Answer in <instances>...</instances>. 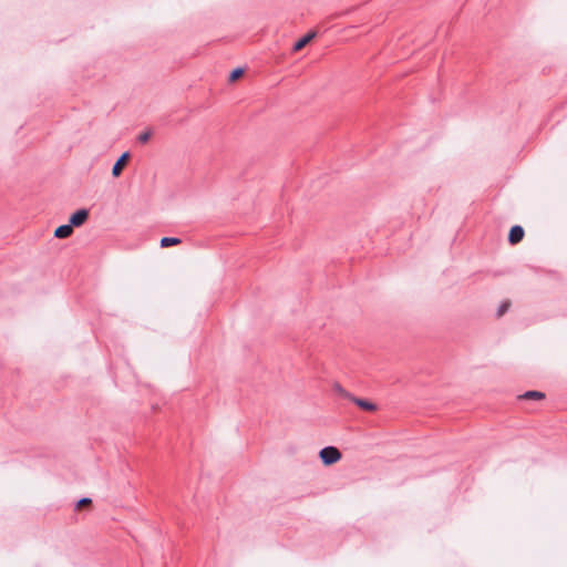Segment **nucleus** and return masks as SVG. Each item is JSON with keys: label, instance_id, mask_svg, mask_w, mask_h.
I'll return each mask as SVG.
<instances>
[{"label": "nucleus", "instance_id": "obj_1", "mask_svg": "<svg viewBox=\"0 0 567 567\" xmlns=\"http://www.w3.org/2000/svg\"><path fill=\"white\" fill-rule=\"evenodd\" d=\"M319 457L323 465H332L341 460V452L334 446H326L320 450Z\"/></svg>", "mask_w": 567, "mask_h": 567}, {"label": "nucleus", "instance_id": "obj_2", "mask_svg": "<svg viewBox=\"0 0 567 567\" xmlns=\"http://www.w3.org/2000/svg\"><path fill=\"white\" fill-rule=\"evenodd\" d=\"M89 210L86 208H81L74 212L70 218L69 223L72 225V227H80L82 226L89 218Z\"/></svg>", "mask_w": 567, "mask_h": 567}, {"label": "nucleus", "instance_id": "obj_3", "mask_svg": "<svg viewBox=\"0 0 567 567\" xmlns=\"http://www.w3.org/2000/svg\"><path fill=\"white\" fill-rule=\"evenodd\" d=\"M524 235V228L520 225H514L508 233V243L511 245H516L523 240Z\"/></svg>", "mask_w": 567, "mask_h": 567}, {"label": "nucleus", "instance_id": "obj_4", "mask_svg": "<svg viewBox=\"0 0 567 567\" xmlns=\"http://www.w3.org/2000/svg\"><path fill=\"white\" fill-rule=\"evenodd\" d=\"M130 159V152H124L112 167V175L118 177Z\"/></svg>", "mask_w": 567, "mask_h": 567}, {"label": "nucleus", "instance_id": "obj_5", "mask_svg": "<svg viewBox=\"0 0 567 567\" xmlns=\"http://www.w3.org/2000/svg\"><path fill=\"white\" fill-rule=\"evenodd\" d=\"M72 233H73V227L69 223V224H64V225L59 226L54 230V237L59 238V239H64V238L70 237L72 235Z\"/></svg>", "mask_w": 567, "mask_h": 567}, {"label": "nucleus", "instance_id": "obj_6", "mask_svg": "<svg viewBox=\"0 0 567 567\" xmlns=\"http://www.w3.org/2000/svg\"><path fill=\"white\" fill-rule=\"evenodd\" d=\"M351 402H353L357 406L364 411L373 412L377 410V405L373 402H370L365 399L357 398L353 395Z\"/></svg>", "mask_w": 567, "mask_h": 567}, {"label": "nucleus", "instance_id": "obj_7", "mask_svg": "<svg viewBox=\"0 0 567 567\" xmlns=\"http://www.w3.org/2000/svg\"><path fill=\"white\" fill-rule=\"evenodd\" d=\"M315 35H316L315 32H309V33L305 34L303 37H301L298 41L295 42V44L292 47V51L298 52L301 49H303L315 38Z\"/></svg>", "mask_w": 567, "mask_h": 567}, {"label": "nucleus", "instance_id": "obj_8", "mask_svg": "<svg viewBox=\"0 0 567 567\" xmlns=\"http://www.w3.org/2000/svg\"><path fill=\"white\" fill-rule=\"evenodd\" d=\"M520 400H544L545 393L540 391H526L522 395L518 396Z\"/></svg>", "mask_w": 567, "mask_h": 567}, {"label": "nucleus", "instance_id": "obj_9", "mask_svg": "<svg viewBox=\"0 0 567 567\" xmlns=\"http://www.w3.org/2000/svg\"><path fill=\"white\" fill-rule=\"evenodd\" d=\"M181 243H182V239L178 237H163L161 239L159 245L162 248H167V247L179 245Z\"/></svg>", "mask_w": 567, "mask_h": 567}, {"label": "nucleus", "instance_id": "obj_10", "mask_svg": "<svg viewBox=\"0 0 567 567\" xmlns=\"http://www.w3.org/2000/svg\"><path fill=\"white\" fill-rule=\"evenodd\" d=\"M333 391H334L338 395H340V396H342V398H344V399H348V400H350V401H351V400H352V398H353V394H351L350 392H348V391H347V390H346V389H344L340 383H334V384H333Z\"/></svg>", "mask_w": 567, "mask_h": 567}, {"label": "nucleus", "instance_id": "obj_11", "mask_svg": "<svg viewBox=\"0 0 567 567\" xmlns=\"http://www.w3.org/2000/svg\"><path fill=\"white\" fill-rule=\"evenodd\" d=\"M511 307V301L506 300V301H503L498 309H497V312H496V316L499 318L502 317L503 315H505L507 312V310L509 309Z\"/></svg>", "mask_w": 567, "mask_h": 567}, {"label": "nucleus", "instance_id": "obj_12", "mask_svg": "<svg viewBox=\"0 0 567 567\" xmlns=\"http://www.w3.org/2000/svg\"><path fill=\"white\" fill-rule=\"evenodd\" d=\"M244 74V69L241 68H236L234 69L230 74H229V81L230 82H234L236 80H238L241 75Z\"/></svg>", "mask_w": 567, "mask_h": 567}, {"label": "nucleus", "instance_id": "obj_13", "mask_svg": "<svg viewBox=\"0 0 567 567\" xmlns=\"http://www.w3.org/2000/svg\"><path fill=\"white\" fill-rule=\"evenodd\" d=\"M151 135H152L151 131H145L138 135L137 140L140 143H146L150 141Z\"/></svg>", "mask_w": 567, "mask_h": 567}, {"label": "nucleus", "instance_id": "obj_14", "mask_svg": "<svg viewBox=\"0 0 567 567\" xmlns=\"http://www.w3.org/2000/svg\"><path fill=\"white\" fill-rule=\"evenodd\" d=\"M91 503H92V499H91V498H89V497H83V498H81V499L76 503V508H80V507H82V506H84V505H89V504H91Z\"/></svg>", "mask_w": 567, "mask_h": 567}]
</instances>
